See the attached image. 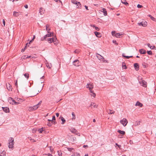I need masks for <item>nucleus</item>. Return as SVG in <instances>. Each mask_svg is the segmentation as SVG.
<instances>
[{
  "instance_id": "f257e3e1",
  "label": "nucleus",
  "mask_w": 156,
  "mask_h": 156,
  "mask_svg": "<svg viewBox=\"0 0 156 156\" xmlns=\"http://www.w3.org/2000/svg\"><path fill=\"white\" fill-rule=\"evenodd\" d=\"M41 103V101H40L37 104L34 105L33 107H29L28 108V110L29 111H34L37 109L40 106Z\"/></svg>"
},
{
  "instance_id": "f03ea898",
  "label": "nucleus",
  "mask_w": 156,
  "mask_h": 156,
  "mask_svg": "<svg viewBox=\"0 0 156 156\" xmlns=\"http://www.w3.org/2000/svg\"><path fill=\"white\" fill-rule=\"evenodd\" d=\"M14 139L13 138L11 137L9 140V143L8 147L9 148H12L13 147V145L14 144Z\"/></svg>"
},
{
  "instance_id": "7ed1b4c3",
  "label": "nucleus",
  "mask_w": 156,
  "mask_h": 156,
  "mask_svg": "<svg viewBox=\"0 0 156 156\" xmlns=\"http://www.w3.org/2000/svg\"><path fill=\"white\" fill-rule=\"evenodd\" d=\"M8 101L10 104L12 105H17L20 103L19 102L16 101L13 98L10 97L9 98Z\"/></svg>"
},
{
  "instance_id": "20e7f679",
  "label": "nucleus",
  "mask_w": 156,
  "mask_h": 156,
  "mask_svg": "<svg viewBox=\"0 0 156 156\" xmlns=\"http://www.w3.org/2000/svg\"><path fill=\"white\" fill-rule=\"evenodd\" d=\"M50 30H48V34L46 35L44 37H42L41 38V40L42 41L46 39V38L47 37H50L53 36V34L52 32H50Z\"/></svg>"
},
{
  "instance_id": "39448f33",
  "label": "nucleus",
  "mask_w": 156,
  "mask_h": 156,
  "mask_svg": "<svg viewBox=\"0 0 156 156\" xmlns=\"http://www.w3.org/2000/svg\"><path fill=\"white\" fill-rule=\"evenodd\" d=\"M56 38L54 37L53 38H50L48 39V41L49 43H51L52 42L54 43L55 45H57L58 44V43L56 42Z\"/></svg>"
},
{
  "instance_id": "423d86ee",
  "label": "nucleus",
  "mask_w": 156,
  "mask_h": 156,
  "mask_svg": "<svg viewBox=\"0 0 156 156\" xmlns=\"http://www.w3.org/2000/svg\"><path fill=\"white\" fill-rule=\"evenodd\" d=\"M121 123L124 126H126L128 123V121L126 118H123L120 121Z\"/></svg>"
},
{
  "instance_id": "0eeeda50",
  "label": "nucleus",
  "mask_w": 156,
  "mask_h": 156,
  "mask_svg": "<svg viewBox=\"0 0 156 156\" xmlns=\"http://www.w3.org/2000/svg\"><path fill=\"white\" fill-rule=\"evenodd\" d=\"M97 57L100 60H101L103 62H108V61L105 60L103 57L101 56L99 54H98L97 55Z\"/></svg>"
},
{
  "instance_id": "6e6552de",
  "label": "nucleus",
  "mask_w": 156,
  "mask_h": 156,
  "mask_svg": "<svg viewBox=\"0 0 156 156\" xmlns=\"http://www.w3.org/2000/svg\"><path fill=\"white\" fill-rule=\"evenodd\" d=\"M112 35L113 36H114L116 37H118L119 36L122 35H123L122 33H115V31H113L112 32Z\"/></svg>"
},
{
  "instance_id": "1a4fd4ad",
  "label": "nucleus",
  "mask_w": 156,
  "mask_h": 156,
  "mask_svg": "<svg viewBox=\"0 0 156 156\" xmlns=\"http://www.w3.org/2000/svg\"><path fill=\"white\" fill-rule=\"evenodd\" d=\"M93 87L94 86L92 83H88L86 86L87 88H88L90 91L92 90Z\"/></svg>"
},
{
  "instance_id": "9d476101",
  "label": "nucleus",
  "mask_w": 156,
  "mask_h": 156,
  "mask_svg": "<svg viewBox=\"0 0 156 156\" xmlns=\"http://www.w3.org/2000/svg\"><path fill=\"white\" fill-rule=\"evenodd\" d=\"M140 83L141 85L144 87H146L147 86V83L144 80H142L139 82Z\"/></svg>"
},
{
  "instance_id": "9b49d317",
  "label": "nucleus",
  "mask_w": 156,
  "mask_h": 156,
  "mask_svg": "<svg viewBox=\"0 0 156 156\" xmlns=\"http://www.w3.org/2000/svg\"><path fill=\"white\" fill-rule=\"evenodd\" d=\"M147 22L146 21L142 22L139 23H138V24L139 26H142L143 27H146L147 25Z\"/></svg>"
},
{
  "instance_id": "f8f14e48",
  "label": "nucleus",
  "mask_w": 156,
  "mask_h": 156,
  "mask_svg": "<svg viewBox=\"0 0 156 156\" xmlns=\"http://www.w3.org/2000/svg\"><path fill=\"white\" fill-rule=\"evenodd\" d=\"M73 64L76 66H78L80 65L79 62L78 60H76L73 61Z\"/></svg>"
},
{
  "instance_id": "ddd939ff",
  "label": "nucleus",
  "mask_w": 156,
  "mask_h": 156,
  "mask_svg": "<svg viewBox=\"0 0 156 156\" xmlns=\"http://www.w3.org/2000/svg\"><path fill=\"white\" fill-rule=\"evenodd\" d=\"M31 57L30 56H28V55H23L21 59L22 60L23 59H25L27 58H31Z\"/></svg>"
},
{
  "instance_id": "4468645a",
  "label": "nucleus",
  "mask_w": 156,
  "mask_h": 156,
  "mask_svg": "<svg viewBox=\"0 0 156 156\" xmlns=\"http://www.w3.org/2000/svg\"><path fill=\"white\" fill-rule=\"evenodd\" d=\"M94 33L95 35L98 37L100 38L102 36V34L101 33L98 32H95Z\"/></svg>"
},
{
  "instance_id": "2eb2a0df",
  "label": "nucleus",
  "mask_w": 156,
  "mask_h": 156,
  "mask_svg": "<svg viewBox=\"0 0 156 156\" xmlns=\"http://www.w3.org/2000/svg\"><path fill=\"white\" fill-rule=\"evenodd\" d=\"M3 110L6 113L9 112V109L8 108L6 107H2V108Z\"/></svg>"
},
{
  "instance_id": "dca6fc26",
  "label": "nucleus",
  "mask_w": 156,
  "mask_h": 156,
  "mask_svg": "<svg viewBox=\"0 0 156 156\" xmlns=\"http://www.w3.org/2000/svg\"><path fill=\"white\" fill-rule=\"evenodd\" d=\"M134 66L136 70H138L139 69V65L138 64L136 63L134 64Z\"/></svg>"
},
{
  "instance_id": "f3484780",
  "label": "nucleus",
  "mask_w": 156,
  "mask_h": 156,
  "mask_svg": "<svg viewBox=\"0 0 156 156\" xmlns=\"http://www.w3.org/2000/svg\"><path fill=\"white\" fill-rule=\"evenodd\" d=\"M91 106H92V108H96L98 107V105L94 103H91Z\"/></svg>"
},
{
  "instance_id": "a211bd4d",
  "label": "nucleus",
  "mask_w": 156,
  "mask_h": 156,
  "mask_svg": "<svg viewBox=\"0 0 156 156\" xmlns=\"http://www.w3.org/2000/svg\"><path fill=\"white\" fill-rule=\"evenodd\" d=\"M70 131L73 133H76V130L74 128H71L69 129Z\"/></svg>"
},
{
  "instance_id": "6ab92c4d",
  "label": "nucleus",
  "mask_w": 156,
  "mask_h": 156,
  "mask_svg": "<svg viewBox=\"0 0 156 156\" xmlns=\"http://www.w3.org/2000/svg\"><path fill=\"white\" fill-rule=\"evenodd\" d=\"M44 10L43 8H41L39 9V12L41 15H42L44 13Z\"/></svg>"
},
{
  "instance_id": "aec40b11",
  "label": "nucleus",
  "mask_w": 156,
  "mask_h": 156,
  "mask_svg": "<svg viewBox=\"0 0 156 156\" xmlns=\"http://www.w3.org/2000/svg\"><path fill=\"white\" fill-rule=\"evenodd\" d=\"M135 105L136 106H138L140 107H142L143 106V104L139 101H137Z\"/></svg>"
},
{
  "instance_id": "412c9836",
  "label": "nucleus",
  "mask_w": 156,
  "mask_h": 156,
  "mask_svg": "<svg viewBox=\"0 0 156 156\" xmlns=\"http://www.w3.org/2000/svg\"><path fill=\"white\" fill-rule=\"evenodd\" d=\"M139 51L141 54H145L146 53V51L143 49L139 50Z\"/></svg>"
},
{
  "instance_id": "4be33fe9",
  "label": "nucleus",
  "mask_w": 156,
  "mask_h": 156,
  "mask_svg": "<svg viewBox=\"0 0 156 156\" xmlns=\"http://www.w3.org/2000/svg\"><path fill=\"white\" fill-rule=\"evenodd\" d=\"M121 2L126 5H128L129 4L127 2L126 0H121Z\"/></svg>"
},
{
  "instance_id": "5701e85b",
  "label": "nucleus",
  "mask_w": 156,
  "mask_h": 156,
  "mask_svg": "<svg viewBox=\"0 0 156 156\" xmlns=\"http://www.w3.org/2000/svg\"><path fill=\"white\" fill-rule=\"evenodd\" d=\"M102 9V12H103L104 15L105 16L107 15V12L106 9L103 8Z\"/></svg>"
},
{
  "instance_id": "b1692460",
  "label": "nucleus",
  "mask_w": 156,
  "mask_h": 156,
  "mask_svg": "<svg viewBox=\"0 0 156 156\" xmlns=\"http://www.w3.org/2000/svg\"><path fill=\"white\" fill-rule=\"evenodd\" d=\"M6 87L8 90H11V86L10 84L8 83L6 84Z\"/></svg>"
},
{
  "instance_id": "393cba45",
  "label": "nucleus",
  "mask_w": 156,
  "mask_h": 156,
  "mask_svg": "<svg viewBox=\"0 0 156 156\" xmlns=\"http://www.w3.org/2000/svg\"><path fill=\"white\" fill-rule=\"evenodd\" d=\"M59 118L61 119L62 121V124H63L66 122V120L62 117H60Z\"/></svg>"
},
{
  "instance_id": "a878e982",
  "label": "nucleus",
  "mask_w": 156,
  "mask_h": 156,
  "mask_svg": "<svg viewBox=\"0 0 156 156\" xmlns=\"http://www.w3.org/2000/svg\"><path fill=\"white\" fill-rule=\"evenodd\" d=\"M76 5H76L77 8H81V5L80 4V2H77V4H76Z\"/></svg>"
},
{
  "instance_id": "bb28decb",
  "label": "nucleus",
  "mask_w": 156,
  "mask_h": 156,
  "mask_svg": "<svg viewBox=\"0 0 156 156\" xmlns=\"http://www.w3.org/2000/svg\"><path fill=\"white\" fill-rule=\"evenodd\" d=\"M90 92L91 93V95L93 96L94 97H95L96 96V94L95 93H94L93 91L92 90H90Z\"/></svg>"
},
{
  "instance_id": "cd10ccee",
  "label": "nucleus",
  "mask_w": 156,
  "mask_h": 156,
  "mask_svg": "<svg viewBox=\"0 0 156 156\" xmlns=\"http://www.w3.org/2000/svg\"><path fill=\"white\" fill-rule=\"evenodd\" d=\"M118 132H119V133L122 135H124L125 133V131L120 130H118Z\"/></svg>"
},
{
  "instance_id": "c85d7f7f",
  "label": "nucleus",
  "mask_w": 156,
  "mask_h": 156,
  "mask_svg": "<svg viewBox=\"0 0 156 156\" xmlns=\"http://www.w3.org/2000/svg\"><path fill=\"white\" fill-rule=\"evenodd\" d=\"M16 100L18 101V102H22L23 101V100L21 98H15Z\"/></svg>"
},
{
  "instance_id": "c756f323",
  "label": "nucleus",
  "mask_w": 156,
  "mask_h": 156,
  "mask_svg": "<svg viewBox=\"0 0 156 156\" xmlns=\"http://www.w3.org/2000/svg\"><path fill=\"white\" fill-rule=\"evenodd\" d=\"M19 13L16 12H13V16L15 17H17L19 16Z\"/></svg>"
},
{
  "instance_id": "7c9ffc66",
  "label": "nucleus",
  "mask_w": 156,
  "mask_h": 156,
  "mask_svg": "<svg viewBox=\"0 0 156 156\" xmlns=\"http://www.w3.org/2000/svg\"><path fill=\"white\" fill-rule=\"evenodd\" d=\"M25 77L27 78V79H28L29 78V74L28 73H26L24 74V75Z\"/></svg>"
},
{
  "instance_id": "2f4dec72",
  "label": "nucleus",
  "mask_w": 156,
  "mask_h": 156,
  "mask_svg": "<svg viewBox=\"0 0 156 156\" xmlns=\"http://www.w3.org/2000/svg\"><path fill=\"white\" fill-rule=\"evenodd\" d=\"M28 139L32 142H34L36 141L34 139L32 138L31 137H28Z\"/></svg>"
},
{
  "instance_id": "473e14b6",
  "label": "nucleus",
  "mask_w": 156,
  "mask_h": 156,
  "mask_svg": "<svg viewBox=\"0 0 156 156\" xmlns=\"http://www.w3.org/2000/svg\"><path fill=\"white\" fill-rule=\"evenodd\" d=\"M122 66L123 69H126V66L124 63H122Z\"/></svg>"
},
{
  "instance_id": "72a5a7b5",
  "label": "nucleus",
  "mask_w": 156,
  "mask_h": 156,
  "mask_svg": "<svg viewBox=\"0 0 156 156\" xmlns=\"http://www.w3.org/2000/svg\"><path fill=\"white\" fill-rule=\"evenodd\" d=\"M46 66L47 67H48L49 69H51L52 67V65L51 64H49L47 63Z\"/></svg>"
},
{
  "instance_id": "f704fd0d",
  "label": "nucleus",
  "mask_w": 156,
  "mask_h": 156,
  "mask_svg": "<svg viewBox=\"0 0 156 156\" xmlns=\"http://www.w3.org/2000/svg\"><path fill=\"white\" fill-rule=\"evenodd\" d=\"M71 156H80V154L77 153H74V154Z\"/></svg>"
},
{
  "instance_id": "c9c22d12",
  "label": "nucleus",
  "mask_w": 156,
  "mask_h": 156,
  "mask_svg": "<svg viewBox=\"0 0 156 156\" xmlns=\"http://www.w3.org/2000/svg\"><path fill=\"white\" fill-rule=\"evenodd\" d=\"M74 4H77V1L76 0H72L71 1Z\"/></svg>"
},
{
  "instance_id": "e433bc0d",
  "label": "nucleus",
  "mask_w": 156,
  "mask_h": 156,
  "mask_svg": "<svg viewBox=\"0 0 156 156\" xmlns=\"http://www.w3.org/2000/svg\"><path fill=\"white\" fill-rule=\"evenodd\" d=\"M5 151H3L2 154L0 156H5Z\"/></svg>"
},
{
  "instance_id": "4c0bfd02",
  "label": "nucleus",
  "mask_w": 156,
  "mask_h": 156,
  "mask_svg": "<svg viewBox=\"0 0 156 156\" xmlns=\"http://www.w3.org/2000/svg\"><path fill=\"white\" fill-rule=\"evenodd\" d=\"M43 131V129L42 128H41V129H39L38 130V131L40 133H42V132Z\"/></svg>"
},
{
  "instance_id": "58836bf2",
  "label": "nucleus",
  "mask_w": 156,
  "mask_h": 156,
  "mask_svg": "<svg viewBox=\"0 0 156 156\" xmlns=\"http://www.w3.org/2000/svg\"><path fill=\"white\" fill-rule=\"evenodd\" d=\"M110 113H109V114H114L115 113L114 111H113L111 110H110Z\"/></svg>"
},
{
  "instance_id": "ea45409f",
  "label": "nucleus",
  "mask_w": 156,
  "mask_h": 156,
  "mask_svg": "<svg viewBox=\"0 0 156 156\" xmlns=\"http://www.w3.org/2000/svg\"><path fill=\"white\" fill-rule=\"evenodd\" d=\"M68 150L69 151H72L73 150H74L73 148H68Z\"/></svg>"
},
{
  "instance_id": "a19ab883",
  "label": "nucleus",
  "mask_w": 156,
  "mask_h": 156,
  "mask_svg": "<svg viewBox=\"0 0 156 156\" xmlns=\"http://www.w3.org/2000/svg\"><path fill=\"white\" fill-rule=\"evenodd\" d=\"M54 88V86H52L50 88V91H52Z\"/></svg>"
},
{
  "instance_id": "79ce46f5",
  "label": "nucleus",
  "mask_w": 156,
  "mask_h": 156,
  "mask_svg": "<svg viewBox=\"0 0 156 156\" xmlns=\"http://www.w3.org/2000/svg\"><path fill=\"white\" fill-rule=\"evenodd\" d=\"M149 17H151V19L153 20H154L155 19L153 16H151V15L149 16Z\"/></svg>"
},
{
  "instance_id": "37998d69",
  "label": "nucleus",
  "mask_w": 156,
  "mask_h": 156,
  "mask_svg": "<svg viewBox=\"0 0 156 156\" xmlns=\"http://www.w3.org/2000/svg\"><path fill=\"white\" fill-rule=\"evenodd\" d=\"M139 125V123L138 122H136L135 123L134 125L135 126H136Z\"/></svg>"
},
{
  "instance_id": "c03bdc74",
  "label": "nucleus",
  "mask_w": 156,
  "mask_h": 156,
  "mask_svg": "<svg viewBox=\"0 0 156 156\" xmlns=\"http://www.w3.org/2000/svg\"><path fill=\"white\" fill-rule=\"evenodd\" d=\"M112 42L113 43L115 44L116 45H118V43L116 42V41L115 40H113L112 41Z\"/></svg>"
},
{
  "instance_id": "a18cd8bd",
  "label": "nucleus",
  "mask_w": 156,
  "mask_h": 156,
  "mask_svg": "<svg viewBox=\"0 0 156 156\" xmlns=\"http://www.w3.org/2000/svg\"><path fill=\"white\" fill-rule=\"evenodd\" d=\"M142 6L141 5H140L139 4H138L137 5V7L139 8H141L142 7Z\"/></svg>"
},
{
  "instance_id": "49530a36",
  "label": "nucleus",
  "mask_w": 156,
  "mask_h": 156,
  "mask_svg": "<svg viewBox=\"0 0 156 156\" xmlns=\"http://www.w3.org/2000/svg\"><path fill=\"white\" fill-rule=\"evenodd\" d=\"M147 53L149 55H151L152 54V52L151 51H147Z\"/></svg>"
},
{
  "instance_id": "de8ad7c7",
  "label": "nucleus",
  "mask_w": 156,
  "mask_h": 156,
  "mask_svg": "<svg viewBox=\"0 0 156 156\" xmlns=\"http://www.w3.org/2000/svg\"><path fill=\"white\" fill-rule=\"evenodd\" d=\"M26 47H27V46H25V48H24V49H22V50H21V52H23L25 51V49H26Z\"/></svg>"
},
{
  "instance_id": "09e8293b",
  "label": "nucleus",
  "mask_w": 156,
  "mask_h": 156,
  "mask_svg": "<svg viewBox=\"0 0 156 156\" xmlns=\"http://www.w3.org/2000/svg\"><path fill=\"white\" fill-rule=\"evenodd\" d=\"M123 56L126 57V58H129L132 57V56H124V55H123Z\"/></svg>"
},
{
  "instance_id": "8fccbe9b",
  "label": "nucleus",
  "mask_w": 156,
  "mask_h": 156,
  "mask_svg": "<svg viewBox=\"0 0 156 156\" xmlns=\"http://www.w3.org/2000/svg\"><path fill=\"white\" fill-rule=\"evenodd\" d=\"M50 150L51 152H52L53 151V149L51 147H50Z\"/></svg>"
},
{
  "instance_id": "3c124183",
  "label": "nucleus",
  "mask_w": 156,
  "mask_h": 156,
  "mask_svg": "<svg viewBox=\"0 0 156 156\" xmlns=\"http://www.w3.org/2000/svg\"><path fill=\"white\" fill-rule=\"evenodd\" d=\"M2 22L4 26H5V21L4 19L3 20Z\"/></svg>"
},
{
  "instance_id": "603ef678",
  "label": "nucleus",
  "mask_w": 156,
  "mask_h": 156,
  "mask_svg": "<svg viewBox=\"0 0 156 156\" xmlns=\"http://www.w3.org/2000/svg\"><path fill=\"white\" fill-rule=\"evenodd\" d=\"M47 125L49 126H51V124L50 123V122H49L47 124Z\"/></svg>"
},
{
  "instance_id": "864d4df0",
  "label": "nucleus",
  "mask_w": 156,
  "mask_h": 156,
  "mask_svg": "<svg viewBox=\"0 0 156 156\" xmlns=\"http://www.w3.org/2000/svg\"><path fill=\"white\" fill-rule=\"evenodd\" d=\"M55 116H53L52 117V120L53 121V120H55Z\"/></svg>"
},
{
  "instance_id": "5fc2aeb1",
  "label": "nucleus",
  "mask_w": 156,
  "mask_h": 156,
  "mask_svg": "<svg viewBox=\"0 0 156 156\" xmlns=\"http://www.w3.org/2000/svg\"><path fill=\"white\" fill-rule=\"evenodd\" d=\"M93 27L94 28H95V29L96 30L98 29V27H97L95 26L94 25H93Z\"/></svg>"
},
{
  "instance_id": "6e6d98bb",
  "label": "nucleus",
  "mask_w": 156,
  "mask_h": 156,
  "mask_svg": "<svg viewBox=\"0 0 156 156\" xmlns=\"http://www.w3.org/2000/svg\"><path fill=\"white\" fill-rule=\"evenodd\" d=\"M154 46H151L150 47V48L151 49H153L154 48Z\"/></svg>"
},
{
  "instance_id": "4d7b16f0",
  "label": "nucleus",
  "mask_w": 156,
  "mask_h": 156,
  "mask_svg": "<svg viewBox=\"0 0 156 156\" xmlns=\"http://www.w3.org/2000/svg\"><path fill=\"white\" fill-rule=\"evenodd\" d=\"M56 115L57 117H58L59 115V114L58 113H56Z\"/></svg>"
},
{
  "instance_id": "13d9d810",
  "label": "nucleus",
  "mask_w": 156,
  "mask_h": 156,
  "mask_svg": "<svg viewBox=\"0 0 156 156\" xmlns=\"http://www.w3.org/2000/svg\"><path fill=\"white\" fill-rule=\"evenodd\" d=\"M36 132V130L35 129H33L32 130V132H33V133H34Z\"/></svg>"
},
{
  "instance_id": "bf43d9fd",
  "label": "nucleus",
  "mask_w": 156,
  "mask_h": 156,
  "mask_svg": "<svg viewBox=\"0 0 156 156\" xmlns=\"http://www.w3.org/2000/svg\"><path fill=\"white\" fill-rule=\"evenodd\" d=\"M84 7H85V9H86L87 10H88V7H87V6H86V5H85V6H84Z\"/></svg>"
},
{
  "instance_id": "052dcab7",
  "label": "nucleus",
  "mask_w": 156,
  "mask_h": 156,
  "mask_svg": "<svg viewBox=\"0 0 156 156\" xmlns=\"http://www.w3.org/2000/svg\"><path fill=\"white\" fill-rule=\"evenodd\" d=\"M24 6L26 9L28 8V5H25Z\"/></svg>"
},
{
  "instance_id": "680f3d73",
  "label": "nucleus",
  "mask_w": 156,
  "mask_h": 156,
  "mask_svg": "<svg viewBox=\"0 0 156 156\" xmlns=\"http://www.w3.org/2000/svg\"><path fill=\"white\" fill-rule=\"evenodd\" d=\"M72 115L73 117L74 116H75V115L74 113L73 112L72 113Z\"/></svg>"
},
{
  "instance_id": "e2e57ef3",
  "label": "nucleus",
  "mask_w": 156,
  "mask_h": 156,
  "mask_svg": "<svg viewBox=\"0 0 156 156\" xmlns=\"http://www.w3.org/2000/svg\"><path fill=\"white\" fill-rule=\"evenodd\" d=\"M147 45L150 48V47L151 46V45H150V44H147Z\"/></svg>"
},
{
  "instance_id": "0e129e2a",
  "label": "nucleus",
  "mask_w": 156,
  "mask_h": 156,
  "mask_svg": "<svg viewBox=\"0 0 156 156\" xmlns=\"http://www.w3.org/2000/svg\"><path fill=\"white\" fill-rule=\"evenodd\" d=\"M46 29H48V25H46Z\"/></svg>"
},
{
  "instance_id": "69168bd1",
  "label": "nucleus",
  "mask_w": 156,
  "mask_h": 156,
  "mask_svg": "<svg viewBox=\"0 0 156 156\" xmlns=\"http://www.w3.org/2000/svg\"><path fill=\"white\" fill-rule=\"evenodd\" d=\"M83 147L84 148H85L86 147H88V146L87 145H84L83 146Z\"/></svg>"
},
{
  "instance_id": "338daca9",
  "label": "nucleus",
  "mask_w": 156,
  "mask_h": 156,
  "mask_svg": "<svg viewBox=\"0 0 156 156\" xmlns=\"http://www.w3.org/2000/svg\"><path fill=\"white\" fill-rule=\"evenodd\" d=\"M48 156H52V155L51 154H48Z\"/></svg>"
},
{
  "instance_id": "774afa93",
  "label": "nucleus",
  "mask_w": 156,
  "mask_h": 156,
  "mask_svg": "<svg viewBox=\"0 0 156 156\" xmlns=\"http://www.w3.org/2000/svg\"><path fill=\"white\" fill-rule=\"evenodd\" d=\"M77 135H78L79 136H80V134H79V133H75Z\"/></svg>"
}]
</instances>
